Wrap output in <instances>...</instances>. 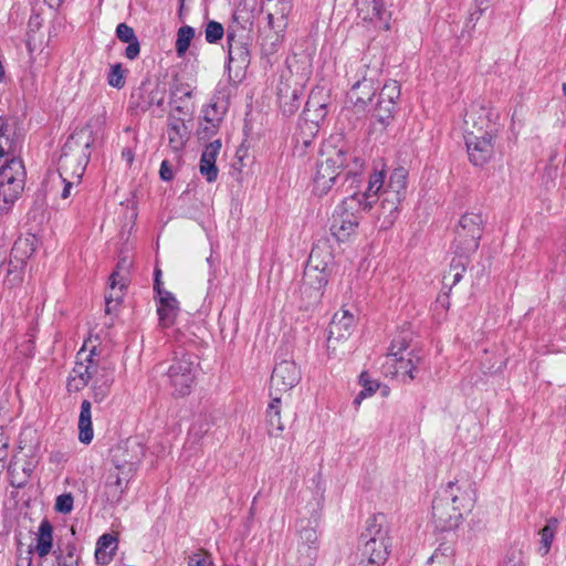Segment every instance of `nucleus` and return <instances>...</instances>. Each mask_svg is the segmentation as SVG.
Instances as JSON below:
<instances>
[{
    "label": "nucleus",
    "mask_w": 566,
    "mask_h": 566,
    "mask_svg": "<svg viewBox=\"0 0 566 566\" xmlns=\"http://www.w3.org/2000/svg\"><path fill=\"white\" fill-rule=\"evenodd\" d=\"M78 559L74 547L67 546L65 551H60L56 556V566H77Z\"/></svg>",
    "instance_id": "nucleus-36"
},
{
    "label": "nucleus",
    "mask_w": 566,
    "mask_h": 566,
    "mask_svg": "<svg viewBox=\"0 0 566 566\" xmlns=\"http://www.w3.org/2000/svg\"><path fill=\"white\" fill-rule=\"evenodd\" d=\"M77 428L78 440L84 444L91 443L94 437L92 426V406L86 399L81 403Z\"/></svg>",
    "instance_id": "nucleus-27"
},
{
    "label": "nucleus",
    "mask_w": 566,
    "mask_h": 566,
    "mask_svg": "<svg viewBox=\"0 0 566 566\" xmlns=\"http://www.w3.org/2000/svg\"><path fill=\"white\" fill-rule=\"evenodd\" d=\"M170 106L171 111L169 114H175L184 119L191 114V108L184 101H178V98H176V104H170Z\"/></svg>",
    "instance_id": "nucleus-47"
},
{
    "label": "nucleus",
    "mask_w": 566,
    "mask_h": 566,
    "mask_svg": "<svg viewBox=\"0 0 566 566\" xmlns=\"http://www.w3.org/2000/svg\"><path fill=\"white\" fill-rule=\"evenodd\" d=\"M192 92L188 84L185 83H175L170 88V104H176V98L178 101H182L184 97L190 98Z\"/></svg>",
    "instance_id": "nucleus-38"
},
{
    "label": "nucleus",
    "mask_w": 566,
    "mask_h": 566,
    "mask_svg": "<svg viewBox=\"0 0 566 566\" xmlns=\"http://www.w3.org/2000/svg\"><path fill=\"white\" fill-rule=\"evenodd\" d=\"M490 1L491 0H474L475 6L478 8V10H476L478 18L476 19H479L485 12V10L489 8Z\"/></svg>",
    "instance_id": "nucleus-54"
},
{
    "label": "nucleus",
    "mask_w": 566,
    "mask_h": 566,
    "mask_svg": "<svg viewBox=\"0 0 566 566\" xmlns=\"http://www.w3.org/2000/svg\"><path fill=\"white\" fill-rule=\"evenodd\" d=\"M116 35H117V38L120 41H123L125 43H127L129 41H134L135 39H137L133 28H130L126 23H119L117 25V28H116Z\"/></svg>",
    "instance_id": "nucleus-44"
},
{
    "label": "nucleus",
    "mask_w": 566,
    "mask_h": 566,
    "mask_svg": "<svg viewBox=\"0 0 566 566\" xmlns=\"http://www.w3.org/2000/svg\"><path fill=\"white\" fill-rule=\"evenodd\" d=\"M464 513L459 511L457 506L451 505L442 495L433 501L432 520L436 528L441 532L453 531L460 526L463 521Z\"/></svg>",
    "instance_id": "nucleus-16"
},
{
    "label": "nucleus",
    "mask_w": 566,
    "mask_h": 566,
    "mask_svg": "<svg viewBox=\"0 0 566 566\" xmlns=\"http://www.w3.org/2000/svg\"><path fill=\"white\" fill-rule=\"evenodd\" d=\"M334 256L331 247L327 243L316 244L313 247L305 270L304 284L321 291L328 281L333 271Z\"/></svg>",
    "instance_id": "nucleus-7"
},
{
    "label": "nucleus",
    "mask_w": 566,
    "mask_h": 566,
    "mask_svg": "<svg viewBox=\"0 0 566 566\" xmlns=\"http://www.w3.org/2000/svg\"><path fill=\"white\" fill-rule=\"evenodd\" d=\"M11 206H6L2 201H0V213L10 209Z\"/></svg>",
    "instance_id": "nucleus-58"
},
{
    "label": "nucleus",
    "mask_w": 566,
    "mask_h": 566,
    "mask_svg": "<svg viewBox=\"0 0 566 566\" xmlns=\"http://www.w3.org/2000/svg\"><path fill=\"white\" fill-rule=\"evenodd\" d=\"M127 43H128V45L125 50V56L128 60H135L139 55V52H140L139 41H138V39H135L134 41H129Z\"/></svg>",
    "instance_id": "nucleus-48"
},
{
    "label": "nucleus",
    "mask_w": 566,
    "mask_h": 566,
    "mask_svg": "<svg viewBox=\"0 0 566 566\" xmlns=\"http://www.w3.org/2000/svg\"><path fill=\"white\" fill-rule=\"evenodd\" d=\"M138 97L142 99V103L138 104V106L143 109H148L154 105L163 108L165 104V88L158 84L150 90L143 86L138 91Z\"/></svg>",
    "instance_id": "nucleus-30"
},
{
    "label": "nucleus",
    "mask_w": 566,
    "mask_h": 566,
    "mask_svg": "<svg viewBox=\"0 0 566 566\" xmlns=\"http://www.w3.org/2000/svg\"><path fill=\"white\" fill-rule=\"evenodd\" d=\"M179 313V302L170 292H163L158 295L157 314L159 326L169 328L175 324Z\"/></svg>",
    "instance_id": "nucleus-20"
},
{
    "label": "nucleus",
    "mask_w": 566,
    "mask_h": 566,
    "mask_svg": "<svg viewBox=\"0 0 566 566\" xmlns=\"http://www.w3.org/2000/svg\"><path fill=\"white\" fill-rule=\"evenodd\" d=\"M101 367H98L92 355H87L81 360V354L77 355L75 366L67 377L66 388L70 392H78L84 389L88 381L95 377Z\"/></svg>",
    "instance_id": "nucleus-17"
},
{
    "label": "nucleus",
    "mask_w": 566,
    "mask_h": 566,
    "mask_svg": "<svg viewBox=\"0 0 566 566\" xmlns=\"http://www.w3.org/2000/svg\"><path fill=\"white\" fill-rule=\"evenodd\" d=\"M224 30L221 23L217 21H210L205 30L206 41L208 43H217L222 39Z\"/></svg>",
    "instance_id": "nucleus-37"
},
{
    "label": "nucleus",
    "mask_w": 566,
    "mask_h": 566,
    "mask_svg": "<svg viewBox=\"0 0 566 566\" xmlns=\"http://www.w3.org/2000/svg\"><path fill=\"white\" fill-rule=\"evenodd\" d=\"M53 546V527L48 520L40 523L36 534L35 552L40 557H45L50 554Z\"/></svg>",
    "instance_id": "nucleus-29"
},
{
    "label": "nucleus",
    "mask_w": 566,
    "mask_h": 566,
    "mask_svg": "<svg viewBox=\"0 0 566 566\" xmlns=\"http://www.w3.org/2000/svg\"><path fill=\"white\" fill-rule=\"evenodd\" d=\"M407 178L408 172L402 167L394 169L388 180L384 170L371 171L364 189L354 190L335 209L332 234L340 242L349 241L357 233L361 212L369 211L377 201L379 205L376 218L379 228H391L406 197Z\"/></svg>",
    "instance_id": "nucleus-1"
},
{
    "label": "nucleus",
    "mask_w": 566,
    "mask_h": 566,
    "mask_svg": "<svg viewBox=\"0 0 566 566\" xmlns=\"http://www.w3.org/2000/svg\"><path fill=\"white\" fill-rule=\"evenodd\" d=\"M364 160L358 156L331 144L324 145L316 161L312 179V192L317 197L326 196L335 186L338 177H355L361 172Z\"/></svg>",
    "instance_id": "nucleus-2"
},
{
    "label": "nucleus",
    "mask_w": 566,
    "mask_h": 566,
    "mask_svg": "<svg viewBox=\"0 0 566 566\" xmlns=\"http://www.w3.org/2000/svg\"><path fill=\"white\" fill-rule=\"evenodd\" d=\"M420 357L412 350H408V343L402 339H394L386 360L382 365L385 375L399 377L405 380H413L417 377Z\"/></svg>",
    "instance_id": "nucleus-6"
},
{
    "label": "nucleus",
    "mask_w": 566,
    "mask_h": 566,
    "mask_svg": "<svg viewBox=\"0 0 566 566\" xmlns=\"http://www.w3.org/2000/svg\"><path fill=\"white\" fill-rule=\"evenodd\" d=\"M360 566H385L392 539L386 515L378 513L367 520L360 536Z\"/></svg>",
    "instance_id": "nucleus-5"
},
{
    "label": "nucleus",
    "mask_w": 566,
    "mask_h": 566,
    "mask_svg": "<svg viewBox=\"0 0 566 566\" xmlns=\"http://www.w3.org/2000/svg\"><path fill=\"white\" fill-rule=\"evenodd\" d=\"M269 25L276 30L277 32L282 31L286 27L285 17L282 14V17L277 20V24L274 22V15L272 13L268 14Z\"/></svg>",
    "instance_id": "nucleus-50"
},
{
    "label": "nucleus",
    "mask_w": 566,
    "mask_h": 566,
    "mask_svg": "<svg viewBox=\"0 0 566 566\" xmlns=\"http://www.w3.org/2000/svg\"><path fill=\"white\" fill-rule=\"evenodd\" d=\"M114 381V369L109 367H101L93 378L92 391L95 402H102L108 396Z\"/></svg>",
    "instance_id": "nucleus-25"
},
{
    "label": "nucleus",
    "mask_w": 566,
    "mask_h": 566,
    "mask_svg": "<svg viewBox=\"0 0 566 566\" xmlns=\"http://www.w3.org/2000/svg\"><path fill=\"white\" fill-rule=\"evenodd\" d=\"M188 566H214V564L210 554L199 551L189 556Z\"/></svg>",
    "instance_id": "nucleus-40"
},
{
    "label": "nucleus",
    "mask_w": 566,
    "mask_h": 566,
    "mask_svg": "<svg viewBox=\"0 0 566 566\" xmlns=\"http://www.w3.org/2000/svg\"><path fill=\"white\" fill-rule=\"evenodd\" d=\"M401 95L400 84L396 80H388L379 94L378 116L384 119L388 118L395 112L396 104Z\"/></svg>",
    "instance_id": "nucleus-19"
},
{
    "label": "nucleus",
    "mask_w": 566,
    "mask_h": 566,
    "mask_svg": "<svg viewBox=\"0 0 566 566\" xmlns=\"http://www.w3.org/2000/svg\"><path fill=\"white\" fill-rule=\"evenodd\" d=\"M271 401L265 411V419L268 423V431L271 436H279L284 430V424L281 417V397L277 395L270 396Z\"/></svg>",
    "instance_id": "nucleus-26"
},
{
    "label": "nucleus",
    "mask_w": 566,
    "mask_h": 566,
    "mask_svg": "<svg viewBox=\"0 0 566 566\" xmlns=\"http://www.w3.org/2000/svg\"><path fill=\"white\" fill-rule=\"evenodd\" d=\"M24 166L20 158L11 157L0 165V201L11 206L24 187Z\"/></svg>",
    "instance_id": "nucleus-11"
},
{
    "label": "nucleus",
    "mask_w": 566,
    "mask_h": 566,
    "mask_svg": "<svg viewBox=\"0 0 566 566\" xmlns=\"http://www.w3.org/2000/svg\"><path fill=\"white\" fill-rule=\"evenodd\" d=\"M359 384L363 387V390H366L370 387V396H373L377 389L379 388V382L369 377L368 373L363 371L359 376Z\"/></svg>",
    "instance_id": "nucleus-46"
},
{
    "label": "nucleus",
    "mask_w": 566,
    "mask_h": 566,
    "mask_svg": "<svg viewBox=\"0 0 566 566\" xmlns=\"http://www.w3.org/2000/svg\"><path fill=\"white\" fill-rule=\"evenodd\" d=\"M144 451L140 444L119 447L113 454L114 468L106 473L101 496L109 504H118L127 489L128 482L140 463Z\"/></svg>",
    "instance_id": "nucleus-4"
},
{
    "label": "nucleus",
    "mask_w": 566,
    "mask_h": 566,
    "mask_svg": "<svg viewBox=\"0 0 566 566\" xmlns=\"http://www.w3.org/2000/svg\"><path fill=\"white\" fill-rule=\"evenodd\" d=\"M483 224V216L478 212H467L460 218L452 243L455 254L469 256L478 250Z\"/></svg>",
    "instance_id": "nucleus-8"
},
{
    "label": "nucleus",
    "mask_w": 566,
    "mask_h": 566,
    "mask_svg": "<svg viewBox=\"0 0 566 566\" xmlns=\"http://www.w3.org/2000/svg\"><path fill=\"white\" fill-rule=\"evenodd\" d=\"M356 327V317L348 310L340 308L337 311L329 324L328 329V348L334 342H340L347 339Z\"/></svg>",
    "instance_id": "nucleus-18"
},
{
    "label": "nucleus",
    "mask_w": 566,
    "mask_h": 566,
    "mask_svg": "<svg viewBox=\"0 0 566 566\" xmlns=\"http://www.w3.org/2000/svg\"><path fill=\"white\" fill-rule=\"evenodd\" d=\"M159 176L164 181H170L174 178V170L168 160H164L160 165Z\"/></svg>",
    "instance_id": "nucleus-49"
},
{
    "label": "nucleus",
    "mask_w": 566,
    "mask_h": 566,
    "mask_svg": "<svg viewBox=\"0 0 566 566\" xmlns=\"http://www.w3.org/2000/svg\"><path fill=\"white\" fill-rule=\"evenodd\" d=\"M497 134L464 133L469 160L474 166H484L494 156V140Z\"/></svg>",
    "instance_id": "nucleus-14"
},
{
    "label": "nucleus",
    "mask_w": 566,
    "mask_h": 566,
    "mask_svg": "<svg viewBox=\"0 0 566 566\" xmlns=\"http://www.w3.org/2000/svg\"><path fill=\"white\" fill-rule=\"evenodd\" d=\"M233 35L231 34H228V44H229V60L230 61H234L237 57L235 55H238L239 59L242 60V62H247L248 61V50L243 46V45H239L237 48H233L231 41L233 40Z\"/></svg>",
    "instance_id": "nucleus-43"
},
{
    "label": "nucleus",
    "mask_w": 566,
    "mask_h": 566,
    "mask_svg": "<svg viewBox=\"0 0 566 566\" xmlns=\"http://www.w3.org/2000/svg\"><path fill=\"white\" fill-rule=\"evenodd\" d=\"M73 496L71 493H64L56 497L55 511L62 514H69L73 510Z\"/></svg>",
    "instance_id": "nucleus-39"
},
{
    "label": "nucleus",
    "mask_w": 566,
    "mask_h": 566,
    "mask_svg": "<svg viewBox=\"0 0 566 566\" xmlns=\"http://www.w3.org/2000/svg\"><path fill=\"white\" fill-rule=\"evenodd\" d=\"M126 277L120 275L118 271L112 273L109 277V293L106 295V312L109 313L112 310V304H118L124 295V290L126 287Z\"/></svg>",
    "instance_id": "nucleus-31"
},
{
    "label": "nucleus",
    "mask_w": 566,
    "mask_h": 566,
    "mask_svg": "<svg viewBox=\"0 0 566 566\" xmlns=\"http://www.w3.org/2000/svg\"><path fill=\"white\" fill-rule=\"evenodd\" d=\"M314 105V98L311 97L310 101L307 102V106L311 107Z\"/></svg>",
    "instance_id": "nucleus-60"
},
{
    "label": "nucleus",
    "mask_w": 566,
    "mask_h": 566,
    "mask_svg": "<svg viewBox=\"0 0 566 566\" xmlns=\"http://www.w3.org/2000/svg\"><path fill=\"white\" fill-rule=\"evenodd\" d=\"M319 514L315 512L311 518L297 521V560L300 566H312L317 557L318 551V524Z\"/></svg>",
    "instance_id": "nucleus-12"
},
{
    "label": "nucleus",
    "mask_w": 566,
    "mask_h": 566,
    "mask_svg": "<svg viewBox=\"0 0 566 566\" xmlns=\"http://www.w3.org/2000/svg\"><path fill=\"white\" fill-rule=\"evenodd\" d=\"M127 70L120 63L111 65L107 74V83L109 86L120 90L126 84Z\"/></svg>",
    "instance_id": "nucleus-35"
},
{
    "label": "nucleus",
    "mask_w": 566,
    "mask_h": 566,
    "mask_svg": "<svg viewBox=\"0 0 566 566\" xmlns=\"http://www.w3.org/2000/svg\"><path fill=\"white\" fill-rule=\"evenodd\" d=\"M226 111L227 107L222 102L212 99L202 108L200 128L206 132L207 135L214 134L223 119Z\"/></svg>",
    "instance_id": "nucleus-23"
},
{
    "label": "nucleus",
    "mask_w": 566,
    "mask_h": 566,
    "mask_svg": "<svg viewBox=\"0 0 566 566\" xmlns=\"http://www.w3.org/2000/svg\"><path fill=\"white\" fill-rule=\"evenodd\" d=\"M502 566H527V563L522 551L514 549L505 555Z\"/></svg>",
    "instance_id": "nucleus-42"
},
{
    "label": "nucleus",
    "mask_w": 566,
    "mask_h": 566,
    "mask_svg": "<svg viewBox=\"0 0 566 566\" xmlns=\"http://www.w3.org/2000/svg\"><path fill=\"white\" fill-rule=\"evenodd\" d=\"M319 107L322 108V111L325 109V105L324 104H321Z\"/></svg>",
    "instance_id": "nucleus-62"
},
{
    "label": "nucleus",
    "mask_w": 566,
    "mask_h": 566,
    "mask_svg": "<svg viewBox=\"0 0 566 566\" xmlns=\"http://www.w3.org/2000/svg\"><path fill=\"white\" fill-rule=\"evenodd\" d=\"M195 36V30L190 25H184L177 31L176 52L179 57L184 56Z\"/></svg>",
    "instance_id": "nucleus-34"
},
{
    "label": "nucleus",
    "mask_w": 566,
    "mask_h": 566,
    "mask_svg": "<svg viewBox=\"0 0 566 566\" xmlns=\"http://www.w3.org/2000/svg\"><path fill=\"white\" fill-rule=\"evenodd\" d=\"M500 113L484 101L472 102L464 114V133L499 134Z\"/></svg>",
    "instance_id": "nucleus-10"
},
{
    "label": "nucleus",
    "mask_w": 566,
    "mask_h": 566,
    "mask_svg": "<svg viewBox=\"0 0 566 566\" xmlns=\"http://www.w3.org/2000/svg\"><path fill=\"white\" fill-rule=\"evenodd\" d=\"M6 156V151L3 149V147L0 146V165L3 164L2 163V158Z\"/></svg>",
    "instance_id": "nucleus-59"
},
{
    "label": "nucleus",
    "mask_w": 566,
    "mask_h": 566,
    "mask_svg": "<svg viewBox=\"0 0 566 566\" xmlns=\"http://www.w3.org/2000/svg\"><path fill=\"white\" fill-rule=\"evenodd\" d=\"M159 276H160V271L158 270V271H156L154 290L158 295H161L163 292H167V291L161 287Z\"/></svg>",
    "instance_id": "nucleus-55"
},
{
    "label": "nucleus",
    "mask_w": 566,
    "mask_h": 566,
    "mask_svg": "<svg viewBox=\"0 0 566 566\" xmlns=\"http://www.w3.org/2000/svg\"><path fill=\"white\" fill-rule=\"evenodd\" d=\"M220 149V140H214L208 144L201 154L199 171L208 182H213L218 178L219 170L216 161Z\"/></svg>",
    "instance_id": "nucleus-22"
},
{
    "label": "nucleus",
    "mask_w": 566,
    "mask_h": 566,
    "mask_svg": "<svg viewBox=\"0 0 566 566\" xmlns=\"http://www.w3.org/2000/svg\"><path fill=\"white\" fill-rule=\"evenodd\" d=\"M9 438L3 428L0 427V471L6 468L8 458Z\"/></svg>",
    "instance_id": "nucleus-45"
},
{
    "label": "nucleus",
    "mask_w": 566,
    "mask_h": 566,
    "mask_svg": "<svg viewBox=\"0 0 566 566\" xmlns=\"http://www.w3.org/2000/svg\"><path fill=\"white\" fill-rule=\"evenodd\" d=\"M562 90H563L564 95L566 96V82L563 83Z\"/></svg>",
    "instance_id": "nucleus-61"
},
{
    "label": "nucleus",
    "mask_w": 566,
    "mask_h": 566,
    "mask_svg": "<svg viewBox=\"0 0 566 566\" xmlns=\"http://www.w3.org/2000/svg\"><path fill=\"white\" fill-rule=\"evenodd\" d=\"M301 380V370L293 360L284 359L275 365L271 375L270 396L290 391Z\"/></svg>",
    "instance_id": "nucleus-15"
},
{
    "label": "nucleus",
    "mask_w": 566,
    "mask_h": 566,
    "mask_svg": "<svg viewBox=\"0 0 566 566\" xmlns=\"http://www.w3.org/2000/svg\"><path fill=\"white\" fill-rule=\"evenodd\" d=\"M440 495L467 515L475 505L476 485L475 482L468 476H457L454 480L447 483Z\"/></svg>",
    "instance_id": "nucleus-13"
},
{
    "label": "nucleus",
    "mask_w": 566,
    "mask_h": 566,
    "mask_svg": "<svg viewBox=\"0 0 566 566\" xmlns=\"http://www.w3.org/2000/svg\"><path fill=\"white\" fill-rule=\"evenodd\" d=\"M64 0H46V2L53 7V6H60Z\"/></svg>",
    "instance_id": "nucleus-57"
},
{
    "label": "nucleus",
    "mask_w": 566,
    "mask_h": 566,
    "mask_svg": "<svg viewBox=\"0 0 566 566\" xmlns=\"http://www.w3.org/2000/svg\"><path fill=\"white\" fill-rule=\"evenodd\" d=\"M117 549V539L112 534L102 535L96 543L95 559L99 565H108Z\"/></svg>",
    "instance_id": "nucleus-28"
},
{
    "label": "nucleus",
    "mask_w": 566,
    "mask_h": 566,
    "mask_svg": "<svg viewBox=\"0 0 566 566\" xmlns=\"http://www.w3.org/2000/svg\"><path fill=\"white\" fill-rule=\"evenodd\" d=\"M451 266H453V263L451 264ZM454 269L457 270V272L454 273L453 275V282L452 284L455 285L457 283H459L463 276V273H464V265L459 262L457 265H454Z\"/></svg>",
    "instance_id": "nucleus-53"
},
{
    "label": "nucleus",
    "mask_w": 566,
    "mask_h": 566,
    "mask_svg": "<svg viewBox=\"0 0 566 566\" xmlns=\"http://www.w3.org/2000/svg\"><path fill=\"white\" fill-rule=\"evenodd\" d=\"M196 371L197 365L193 355L176 354L166 374L174 397H186L191 392Z\"/></svg>",
    "instance_id": "nucleus-9"
},
{
    "label": "nucleus",
    "mask_w": 566,
    "mask_h": 566,
    "mask_svg": "<svg viewBox=\"0 0 566 566\" xmlns=\"http://www.w3.org/2000/svg\"><path fill=\"white\" fill-rule=\"evenodd\" d=\"M103 120L96 119L97 128L93 133L91 124L71 135L63 148L60 159L59 174L64 184L61 197L66 199L71 196L74 180L80 182L90 157L88 149L99 138Z\"/></svg>",
    "instance_id": "nucleus-3"
},
{
    "label": "nucleus",
    "mask_w": 566,
    "mask_h": 566,
    "mask_svg": "<svg viewBox=\"0 0 566 566\" xmlns=\"http://www.w3.org/2000/svg\"><path fill=\"white\" fill-rule=\"evenodd\" d=\"M454 547L449 543H441L429 558L430 566H454Z\"/></svg>",
    "instance_id": "nucleus-32"
},
{
    "label": "nucleus",
    "mask_w": 566,
    "mask_h": 566,
    "mask_svg": "<svg viewBox=\"0 0 566 566\" xmlns=\"http://www.w3.org/2000/svg\"><path fill=\"white\" fill-rule=\"evenodd\" d=\"M189 137V130L185 119L175 114L168 115L167 138L168 145L174 151H180Z\"/></svg>",
    "instance_id": "nucleus-21"
},
{
    "label": "nucleus",
    "mask_w": 566,
    "mask_h": 566,
    "mask_svg": "<svg viewBox=\"0 0 566 566\" xmlns=\"http://www.w3.org/2000/svg\"><path fill=\"white\" fill-rule=\"evenodd\" d=\"M557 526H558V520L553 517V518H549L547 521V524L539 531L541 545H539L538 552L541 553V555L544 556V555L548 554L552 543H553V539H554V536H555V533H556V530H557Z\"/></svg>",
    "instance_id": "nucleus-33"
},
{
    "label": "nucleus",
    "mask_w": 566,
    "mask_h": 566,
    "mask_svg": "<svg viewBox=\"0 0 566 566\" xmlns=\"http://www.w3.org/2000/svg\"><path fill=\"white\" fill-rule=\"evenodd\" d=\"M370 4H371V10H373L371 20L375 18V19L382 21L384 22L382 28L385 30H389V21L387 18H385L386 10H385L384 1L382 0H371Z\"/></svg>",
    "instance_id": "nucleus-41"
},
{
    "label": "nucleus",
    "mask_w": 566,
    "mask_h": 566,
    "mask_svg": "<svg viewBox=\"0 0 566 566\" xmlns=\"http://www.w3.org/2000/svg\"><path fill=\"white\" fill-rule=\"evenodd\" d=\"M122 157L128 163L132 164L134 160V153L130 148H125L122 151Z\"/></svg>",
    "instance_id": "nucleus-56"
},
{
    "label": "nucleus",
    "mask_w": 566,
    "mask_h": 566,
    "mask_svg": "<svg viewBox=\"0 0 566 566\" xmlns=\"http://www.w3.org/2000/svg\"><path fill=\"white\" fill-rule=\"evenodd\" d=\"M377 85L373 80L364 77L361 81L356 82L348 92V99L355 106L364 108L369 102L373 101Z\"/></svg>",
    "instance_id": "nucleus-24"
},
{
    "label": "nucleus",
    "mask_w": 566,
    "mask_h": 566,
    "mask_svg": "<svg viewBox=\"0 0 566 566\" xmlns=\"http://www.w3.org/2000/svg\"><path fill=\"white\" fill-rule=\"evenodd\" d=\"M32 551L31 549H28L25 552V555L23 556V554H20L19 557H18V563H17V566H31V563H32Z\"/></svg>",
    "instance_id": "nucleus-51"
},
{
    "label": "nucleus",
    "mask_w": 566,
    "mask_h": 566,
    "mask_svg": "<svg viewBox=\"0 0 566 566\" xmlns=\"http://www.w3.org/2000/svg\"><path fill=\"white\" fill-rule=\"evenodd\" d=\"M367 397H370V387H368L366 390H360L358 395L354 398L353 403L356 408L360 406L363 400Z\"/></svg>",
    "instance_id": "nucleus-52"
}]
</instances>
